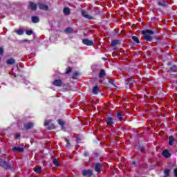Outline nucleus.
Instances as JSON below:
<instances>
[{
	"label": "nucleus",
	"mask_w": 177,
	"mask_h": 177,
	"mask_svg": "<svg viewBox=\"0 0 177 177\" xmlns=\"http://www.w3.org/2000/svg\"><path fill=\"white\" fill-rule=\"evenodd\" d=\"M142 34L144 35V39L150 42L153 39V37L151 35L154 34V31L150 29H147L146 30H142Z\"/></svg>",
	"instance_id": "nucleus-1"
},
{
	"label": "nucleus",
	"mask_w": 177,
	"mask_h": 177,
	"mask_svg": "<svg viewBox=\"0 0 177 177\" xmlns=\"http://www.w3.org/2000/svg\"><path fill=\"white\" fill-rule=\"evenodd\" d=\"M0 167H2L4 169H12V165L3 159H0Z\"/></svg>",
	"instance_id": "nucleus-2"
},
{
	"label": "nucleus",
	"mask_w": 177,
	"mask_h": 177,
	"mask_svg": "<svg viewBox=\"0 0 177 177\" xmlns=\"http://www.w3.org/2000/svg\"><path fill=\"white\" fill-rule=\"evenodd\" d=\"M53 85H54V86H58L59 88H60V86H66V84H63L62 80H54L53 82Z\"/></svg>",
	"instance_id": "nucleus-3"
},
{
	"label": "nucleus",
	"mask_w": 177,
	"mask_h": 177,
	"mask_svg": "<svg viewBox=\"0 0 177 177\" xmlns=\"http://www.w3.org/2000/svg\"><path fill=\"white\" fill-rule=\"evenodd\" d=\"M82 44L86 46H93V41L86 38L82 39Z\"/></svg>",
	"instance_id": "nucleus-4"
},
{
	"label": "nucleus",
	"mask_w": 177,
	"mask_h": 177,
	"mask_svg": "<svg viewBox=\"0 0 177 177\" xmlns=\"http://www.w3.org/2000/svg\"><path fill=\"white\" fill-rule=\"evenodd\" d=\"M105 122L109 127H112V125H114V118L113 117H108L105 119Z\"/></svg>",
	"instance_id": "nucleus-5"
},
{
	"label": "nucleus",
	"mask_w": 177,
	"mask_h": 177,
	"mask_svg": "<svg viewBox=\"0 0 177 177\" xmlns=\"http://www.w3.org/2000/svg\"><path fill=\"white\" fill-rule=\"evenodd\" d=\"M82 175L83 176H93V171L91 169L83 170Z\"/></svg>",
	"instance_id": "nucleus-6"
},
{
	"label": "nucleus",
	"mask_w": 177,
	"mask_h": 177,
	"mask_svg": "<svg viewBox=\"0 0 177 177\" xmlns=\"http://www.w3.org/2000/svg\"><path fill=\"white\" fill-rule=\"evenodd\" d=\"M28 9H31V10H37L38 9V5L37 3L30 2L28 6Z\"/></svg>",
	"instance_id": "nucleus-7"
},
{
	"label": "nucleus",
	"mask_w": 177,
	"mask_h": 177,
	"mask_svg": "<svg viewBox=\"0 0 177 177\" xmlns=\"http://www.w3.org/2000/svg\"><path fill=\"white\" fill-rule=\"evenodd\" d=\"M115 117L118 120H119L120 122L124 121V113L121 112H118L115 113Z\"/></svg>",
	"instance_id": "nucleus-8"
},
{
	"label": "nucleus",
	"mask_w": 177,
	"mask_h": 177,
	"mask_svg": "<svg viewBox=\"0 0 177 177\" xmlns=\"http://www.w3.org/2000/svg\"><path fill=\"white\" fill-rule=\"evenodd\" d=\"M38 8L41 10H49V7L46 4H44V3H39Z\"/></svg>",
	"instance_id": "nucleus-9"
},
{
	"label": "nucleus",
	"mask_w": 177,
	"mask_h": 177,
	"mask_svg": "<svg viewBox=\"0 0 177 177\" xmlns=\"http://www.w3.org/2000/svg\"><path fill=\"white\" fill-rule=\"evenodd\" d=\"M162 156H163V157L165 158H169L172 154L171 152H169V151H168V149H165L162 153Z\"/></svg>",
	"instance_id": "nucleus-10"
},
{
	"label": "nucleus",
	"mask_w": 177,
	"mask_h": 177,
	"mask_svg": "<svg viewBox=\"0 0 177 177\" xmlns=\"http://www.w3.org/2000/svg\"><path fill=\"white\" fill-rule=\"evenodd\" d=\"M82 15L83 17H85V19H88V20H92L93 17L88 14V12L85 10H82Z\"/></svg>",
	"instance_id": "nucleus-11"
},
{
	"label": "nucleus",
	"mask_w": 177,
	"mask_h": 177,
	"mask_svg": "<svg viewBox=\"0 0 177 177\" xmlns=\"http://www.w3.org/2000/svg\"><path fill=\"white\" fill-rule=\"evenodd\" d=\"M12 151H15V153H23V151H24V148L14 147H12Z\"/></svg>",
	"instance_id": "nucleus-12"
},
{
	"label": "nucleus",
	"mask_w": 177,
	"mask_h": 177,
	"mask_svg": "<svg viewBox=\"0 0 177 177\" xmlns=\"http://www.w3.org/2000/svg\"><path fill=\"white\" fill-rule=\"evenodd\" d=\"M34 127V123L32 122H28L24 124V127L26 131H28V129H31Z\"/></svg>",
	"instance_id": "nucleus-13"
},
{
	"label": "nucleus",
	"mask_w": 177,
	"mask_h": 177,
	"mask_svg": "<svg viewBox=\"0 0 177 177\" xmlns=\"http://www.w3.org/2000/svg\"><path fill=\"white\" fill-rule=\"evenodd\" d=\"M100 91V87L99 86H95L93 87L92 93L93 95H97L99 92Z\"/></svg>",
	"instance_id": "nucleus-14"
},
{
	"label": "nucleus",
	"mask_w": 177,
	"mask_h": 177,
	"mask_svg": "<svg viewBox=\"0 0 177 177\" xmlns=\"http://www.w3.org/2000/svg\"><path fill=\"white\" fill-rule=\"evenodd\" d=\"M100 169H102V164L97 162L95 165V172H100Z\"/></svg>",
	"instance_id": "nucleus-15"
},
{
	"label": "nucleus",
	"mask_w": 177,
	"mask_h": 177,
	"mask_svg": "<svg viewBox=\"0 0 177 177\" xmlns=\"http://www.w3.org/2000/svg\"><path fill=\"white\" fill-rule=\"evenodd\" d=\"M158 5H159V6H162V8H168V3L167 1H158Z\"/></svg>",
	"instance_id": "nucleus-16"
},
{
	"label": "nucleus",
	"mask_w": 177,
	"mask_h": 177,
	"mask_svg": "<svg viewBox=\"0 0 177 177\" xmlns=\"http://www.w3.org/2000/svg\"><path fill=\"white\" fill-rule=\"evenodd\" d=\"M33 171H35L36 174H41V172H42V168L41 167L36 166L33 168Z\"/></svg>",
	"instance_id": "nucleus-17"
},
{
	"label": "nucleus",
	"mask_w": 177,
	"mask_h": 177,
	"mask_svg": "<svg viewBox=\"0 0 177 177\" xmlns=\"http://www.w3.org/2000/svg\"><path fill=\"white\" fill-rule=\"evenodd\" d=\"M98 76L99 78H103L104 77H106V71H104V69H101Z\"/></svg>",
	"instance_id": "nucleus-18"
},
{
	"label": "nucleus",
	"mask_w": 177,
	"mask_h": 177,
	"mask_svg": "<svg viewBox=\"0 0 177 177\" xmlns=\"http://www.w3.org/2000/svg\"><path fill=\"white\" fill-rule=\"evenodd\" d=\"M63 12H64V15H65V16H68V15H70V13H71L70 8H68V7L64 8L63 10Z\"/></svg>",
	"instance_id": "nucleus-19"
},
{
	"label": "nucleus",
	"mask_w": 177,
	"mask_h": 177,
	"mask_svg": "<svg viewBox=\"0 0 177 177\" xmlns=\"http://www.w3.org/2000/svg\"><path fill=\"white\" fill-rule=\"evenodd\" d=\"M65 32H66V34H73L74 32V29L71 27H68L65 29Z\"/></svg>",
	"instance_id": "nucleus-20"
},
{
	"label": "nucleus",
	"mask_w": 177,
	"mask_h": 177,
	"mask_svg": "<svg viewBox=\"0 0 177 177\" xmlns=\"http://www.w3.org/2000/svg\"><path fill=\"white\" fill-rule=\"evenodd\" d=\"M6 63H7V64L12 66V65L15 64V60L13 58H10V59H7Z\"/></svg>",
	"instance_id": "nucleus-21"
},
{
	"label": "nucleus",
	"mask_w": 177,
	"mask_h": 177,
	"mask_svg": "<svg viewBox=\"0 0 177 177\" xmlns=\"http://www.w3.org/2000/svg\"><path fill=\"white\" fill-rule=\"evenodd\" d=\"M175 142V138H174V136H171L169 137V145L170 146H172L174 145Z\"/></svg>",
	"instance_id": "nucleus-22"
},
{
	"label": "nucleus",
	"mask_w": 177,
	"mask_h": 177,
	"mask_svg": "<svg viewBox=\"0 0 177 177\" xmlns=\"http://www.w3.org/2000/svg\"><path fill=\"white\" fill-rule=\"evenodd\" d=\"M32 23H39V17L37 16H32Z\"/></svg>",
	"instance_id": "nucleus-23"
},
{
	"label": "nucleus",
	"mask_w": 177,
	"mask_h": 177,
	"mask_svg": "<svg viewBox=\"0 0 177 177\" xmlns=\"http://www.w3.org/2000/svg\"><path fill=\"white\" fill-rule=\"evenodd\" d=\"M132 40L135 44H140V41L139 40V38L136 36H132Z\"/></svg>",
	"instance_id": "nucleus-24"
},
{
	"label": "nucleus",
	"mask_w": 177,
	"mask_h": 177,
	"mask_svg": "<svg viewBox=\"0 0 177 177\" xmlns=\"http://www.w3.org/2000/svg\"><path fill=\"white\" fill-rule=\"evenodd\" d=\"M78 75H80V73H78L77 71H75L73 73L72 80H78Z\"/></svg>",
	"instance_id": "nucleus-25"
},
{
	"label": "nucleus",
	"mask_w": 177,
	"mask_h": 177,
	"mask_svg": "<svg viewBox=\"0 0 177 177\" xmlns=\"http://www.w3.org/2000/svg\"><path fill=\"white\" fill-rule=\"evenodd\" d=\"M118 44H120V40L114 39V40L111 41V45L113 46H117V45H118Z\"/></svg>",
	"instance_id": "nucleus-26"
},
{
	"label": "nucleus",
	"mask_w": 177,
	"mask_h": 177,
	"mask_svg": "<svg viewBox=\"0 0 177 177\" xmlns=\"http://www.w3.org/2000/svg\"><path fill=\"white\" fill-rule=\"evenodd\" d=\"M170 173H171V170L169 169H165V171H164L165 177H169Z\"/></svg>",
	"instance_id": "nucleus-27"
},
{
	"label": "nucleus",
	"mask_w": 177,
	"mask_h": 177,
	"mask_svg": "<svg viewBox=\"0 0 177 177\" xmlns=\"http://www.w3.org/2000/svg\"><path fill=\"white\" fill-rule=\"evenodd\" d=\"M126 83L125 85H133V84L135 82V81L133 80H132V78H130V80L128 82V80H125Z\"/></svg>",
	"instance_id": "nucleus-28"
},
{
	"label": "nucleus",
	"mask_w": 177,
	"mask_h": 177,
	"mask_svg": "<svg viewBox=\"0 0 177 177\" xmlns=\"http://www.w3.org/2000/svg\"><path fill=\"white\" fill-rule=\"evenodd\" d=\"M53 162L54 165H55V167H60V162H59V160H57V159H54L53 160Z\"/></svg>",
	"instance_id": "nucleus-29"
},
{
	"label": "nucleus",
	"mask_w": 177,
	"mask_h": 177,
	"mask_svg": "<svg viewBox=\"0 0 177 177\" xmlns=\"http://www.w3.org/2000/svg\"><path fill=\"white\" fill-rule=\"evenodd\" d=\"M48 131H52V129H56V126H55V124H50L48 125Z\"/></svg>",
	"instance_id": "nucleus-30"
},
{
	"label": "nucleus",
	"mask_w": 177,
	"mask_h": 177,
	"mask_svg": "<svg viewBox=\"0 0 177 177\" xmlns=\"http://www.w3.org/2000/svg\"><path fill=\"white\" fill-rule=\"evenodd\" d=\"M18 35H23L24 34V30L19 29L15 31Z\"/></svg>",
	"instance_id": "nucleus-31"
},
{
	"label": "nucleus",
	"mask_w": 177,
	"mask_h": 177,
	"mask_svg": "<svg viewBox=\"0 0 177 177\" xmlns=\"http://www.w3.org/2000/svg\"><path fill=\"white\" fill-rule=\"evenodd\" d=\"M50 122H52V120H46L44 122V127H48V125H50Z\"/></svg>",
	"instance_id": "nucleus-32"
},
{
	"label": "nucleus",
	"mask_w": 177,
	"mask_h": 177,
	"mask_svg": "<svg viewBox=\"0 0 177 177\" xmlns=\"http://www.w3.org/2000/svg\"><path fill=\"white\" fill-rule=\"evenodd\" d=\"M177 69V66L176 65H173L171 68H170V71H171V73H175V71H176V70Z\"/></svg>",
	"instance_id": "nucleus-33"
},
{
	"label": "nucleus",
	"mask_w": 177,
	"mask_h": 177,
	"mask_svg": "<svg viewBox=\"0 0 177 177\" xmlns=\"http://www.w3.org/2000/svg\"><path fill=\"white\" fill-rule=\"evenodd\" d=\"M57 122H58L59 125H60V127H62V128H63V127H64V122H63V120L58 119Z\"/></svg>",
	"instance_id": "nucleus-34"
},
{
	"label": "nucleus",
	"mask_w": 177,
	"mask_h": 177,
	"mask_svg": "<svg viewBox=\"0 0 177 177\" xmlns=\"http://www.w3.org/2000/svg\"><path fill=\"white\" fill-rule=\"evenodd\" d=\"M71 71H73V68H71V67H68L66 69V72L65 73L66 74H70V73H71Z\"/></svg>",
	"instance_id": "nucleus-35"
},
{
	"label": "nucleus",
	"mask_w": 177,
	"mask_h": 177,
	"mask_svg": "<svg viewBox=\"0 0 177 177\" xmlns=\"http://www.w3.org/2000/svg\"><path fill=\"white\" fill-rule=\"evenodd\" d=\"M108 82H109V84H111V85H112V86H116L115 84L114 83V80H109Z\"/></svg>",
	"instance_id": "nucleus-36"
},
{
	"label": "nucleus",
	"mask_w": 177,
	"mask_h": 177,
	"mask_svg": "<svg viewBox=\"0 0 177 177\" xmlns=\"http://www.w3.org/2000/svg\"><path fill=\"white\" fill-rule=\"evenodd\" d=\"M32 30H26V35H32Z\"/></svg>",
	"instance_id": "nucleus-37"
},
{
	"label": "nucleus",
	"mask_w": 177,
	"mask_h": 177,
	"mask_svg": "<svg viewBox=\"0 0 177 177\" xmlns=\"http://www.w3.org/2000/svg\"><path fill=\"white\" fill-rule=\"evenodd\" d=\"M138 150H140L141 151H145V147L140 146L138 147Z\"/></svg>",
	"instance_id": "nucleus-38"
},
{
	"label": "nucleus",
	"mask_w": 177,
	"mask_h": 177,
	"mask_svg": "<svg viewBox=\"0 0 177 177\" xmlns=\"http://www.w3.org/2000/svg\"><path fill=\"white\" fill-rule=\"evenodd\" d=\"M3 52H4L3 48L0 47V55H3Z\"/></svg>",
	"instance_id": "nucleus-39"
},
{
	"label": "nucleus",
	"mask_w": 177,
	"mask_h": 177,
	"mask_svg": "<svg viewBox=\"0 0 177 177\" xmlns=\"http://www.w3.org/2000/svg\"><path fill=\"white\" fill-rule=\"evenodd\" d=\"M174 176L177 177V168L174 169Z\"/></svg>",
	"instance_id": "nucleus-40"
},
{
	"label": "nucleus",
	"mask_w": 177,
	"mask_h": 177,
	"mask_svg": "<svg viewBox=\"0 0 177 177\" xmlns=\"http://www.w3.org/2000/svg\"><path fill=\"white\" fill-rule=\"evenodd\" d=\"M84 156V157H88V156H89V153L88 151H85Z\"/></svg>",
	"instance_id": "nucleus-41"
},
{
	"label": "nucleus",
	"mask_w": 177,
	"mask_h": 177,
	"mask_svg": "<svg viewBox=\"0 0 177 177\" xmlns=\"http://www.w3.org/2000/svg\"><path fill=\"white\" fill-rule=\"evenodd\" d=\"M65 142H66L67 145H70V141H68V139L65 138Z\"/></svg>",
	"instance_id": "nucleus-42"
},
{
	"label": "nucleus",
	"mask_w": 177,
	"mask_h": 177,
	"mask_svg": "<svg viewBox=\"0 0 177 177\" xmlns=\"http://www.w3.org/2000/svg\"><path fill=\"white\" fill-rule=\"evenodd\" d=\"M156 39H157V41H158L160 39V37H158V36L155 37Z\"/></svg>",
	"instance_id": "nucleus-43"
},
{
	"label": "nucleus",
	"mask_w": 177,
	"mask_h": 177,
	"mask_svg": "<svg viewBox=\"0 0 177 177\" xmlns=\"http://www.w3.org/2000/svg\"><path fill=\"white\" fill-rule=\"evenodd\" d=\"M16 138H20V134H17V135H16Z\"/></svg>",
	"instance_id": "nucleus-44"
},
{
	"label": "nucleus",
	"mask_w": 177,
	"mask_h": 177,
	"mask_svg": "<svg viewBox=\"0 0 177 177\" xmlns=\"http://www.w3.org/2000/svg\"><path fill=\"white\" fill-rule=\"evenodd\" d=\"M80 140H81L80 138H77V139H76V142H80Z\"/></svg>",
	"instance_id": "nucleus-45"
},
{
	"label": "nucleus",
	"mask_w": 177,
	"mask_h": 177,
	"mask_svg": "<svg viewBox=\"0 0 177 177\" xmlns=\"http://www.w3.org/2000/svg\"><path fill=\"white\" fill-rule=\"evenodd\" d=\"M132 164H133V165H136V162L133 161V162H132Z\"/></svg>",
	"instance_id": "nucleus-46"
},
{
	"label": "nucleus",
	"mask_w": 177,
	"mask_h": 177,
	"mask_svg": "<svg viewBox=\"0 0 177 177\" xmlns=\"http://www.w3.org/2000/svg\"><path fill=\"white\" fill-rule=\"evenodd\" d=\"M167 66H171V63L169 62V63L167 64Z\"/></svg>",
	"instance_id": "nucleus-47"
},
{
	"label": "nucleus",
	"mask_w": 177,
	"mask_h": 177,
	"mask_svg": "<svg viewBox=\"0 0 177 177\" xmlns=\"http://www.w3.org/2000/svg\"><path fill=\"white\" fill-rule=\"evenodd\" d=\"M103 59H104V60H106V58H104V57L103 58Z\"/></svg>",
	"instance_id": "nucleus-48"
},
{
	"label": "nucleus",
	"mask_w": 177,
	"mask_h": 177,
	"mask_svg": "<svg viewBox=\"0 0 177 177\" xmlns=\"http://www.w3.org/2000/svg\"><path fill=\"white\" fill-rule=\"evenodd\" d=\"M14 76H15V77H16V75H15V74H14Z\"/></svg>",
	"instance_id": "nucleus-49"
},
{
	"label": "nucleus",
	"mask_w": 177,
	"mask_h": 177,
	"mask_svg": "<svg viewBox=\"0 0 177 177\" xmlns=\"http://www.w3.org/2000/svg\"><path fill=\"white\" fill-rule=\"evenodd\" d=\"M0 62H1V57H0Z\"/></svg>",
	"instance_id": "nucleus-50"
}]
</instances>
